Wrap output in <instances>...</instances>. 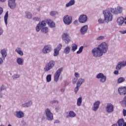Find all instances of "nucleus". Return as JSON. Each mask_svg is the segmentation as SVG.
I'll list each match as a JSON object with an SVG mask.
<instances>
[{"mask_svg":"<svg viewBox=\"0 0 126 126\" xmlns=\"http://www.w3.org/2000/svg\"><path fill=\"white\" fill-rule=\"evenodd\" d=\"M22 106L24 108H28V106H27V104L26 103H24V104H23Z\"/></svg>","mask_w":126,"mask_h":126,"instance_id":"54","label":"nucleus"},{"mask_svg":"<svg viewBox=\"0 0 126 126\" xmlns=\"http://www.w3.org/2000/svg\"><path fill=\"white\" fill-rule=\"evenodd\" d=\"M46 23L49 25L51 28H54V27H56V24L54 23L51 19H48L46 20Z\"/></svg>","mask_w":126,"mask_h":126,"instance_id":"17","label":"nucleus"},{"mask_svg":"<svg viewBox=\"0 0 126 126\" xmlns=\"http://www.w3.org/2000/svg\"><path fill=\"white\" fill-rule=\"evenodd\" d=\"M27 103V106L28 107H30V106H31V105H32V101H30L26 103Z\"/></svg>","mask_w":126,"mask_h":126,"instance_id":"47","label":"nucleus"},{"mask_svg":"<svg viewBox=\"0 0 126 126\" xmlns=\"http://www.w3.org/2000/svg\"><path fill=\"white\" fill-rule=\"evenodd\" d=\"M52 80V75L49 74L46 76V81L47 82H50Z\"/></svg>","mask_w":126,"mask_h":126,"instance_id":"35","label":"nucleus"},{"mask_svg":"<svg viewBox=\"0 0 126 126\" xmlns=\"http://www.w3.org/2000/svg\"><path fill=\"white\" fill-rule=\"evenodd\" d=\"M62 39L65 44H68L70 42V38L69 37V34L64 33L62 35Z\"/></svg>","mask_w":126,"mask_h":126,"instance_id":"8","label":"nucleus"},{"mask_svg":"<svg viewBox=\"0 0 126 126\" xmlns=\"http://www.w3.org/2000/svg\"><path fill=\"white\" fill-rule=\"evenodd\" d=\"M62 71H63V68H59L55 73L54 75V80L56 82H58L59 79L60 78V75H61V73H62Z\"/></svg>","mask_w":126,"mask_h":126,"instance_id":"9","label":"nucleus"},{"mask_svg":"<svg viewBox=\"0 0 126 126\" xmlns=\"http://www.w3.org/2000/svg\"><path fill=\"white\" fill-rule=\"evenodd\" d=\"M16 62L19 65H23V63L24 62V61L22 58H18L17 59Z\"/></svg>","mask_w":126,"mask_h":126,"instance_id":"22","label":"nucleus"},{"mask_svg":"<svg viewBox=\"0 0 126 126\" xmlns=\"http://www.w3.org/2000/svg\"><path fill=\"white\" fill-rule=\"evenodd\" d=\"M25 14L27 18H28L29 19H31V18H32V13H30V12H26Z\"/></svg>","mask_w":126,"mask_h":126,"instance_id":"30","label":"nucleus"},{"mask_svg":"<svg viewBox=\"0 0 126 126\" xmlns=\"http://www.w3.org/2000/svg\"><path fill=\"white\" fill-rule=\"evenodd\" d=\"M118 92L120 95H126V87H121L118 89Z\"/></svg>","mask_w":126,"mask_h":126,"instance_id":"15","label":"nucleus"},{"mask_svg":"<svg viewBox=\"0 0 126 126\" xmlns=\"http://www.w3.org/2000/svg\"><path fill=\"white\" fill-rule=\"evenodd\" d=\"M52 51V47L50 45H45L42 49L43 54H49Z\"/></svg>","mask_w":126,"mask_h":126,"instance_id":"10","label":"nucleus"},{"mask_svg":"<svg viewBox=\"0 0 126 126\" xmlns=\"http://www.w3.org/2000/svg\"><path fill=\"white\" fill-rule=\"evenodd\" d=\"M117 123L119 126H126V122H125L124 119H120Z\"/></svg>","mask_w":126,"mask_h":126,"instance_id":"21","label":"nucleus"},{"mask_svg":"<svg viewBox=\"0 0 126 126\" xmlns=\"http://www.w3.org/2000/svg\"><path fill=\"white\" fill-rule=\"evenodd\" d=\"M40 28H40V24H37V26L35 28V30L36 32H39V31H40Z\"/></svg>","mask_w":126,"mask_h":126,"instance_id":"43","label":"nucleus"},{"mask_svg":"<svg viewBox=\"0 0 126 126\" xmlns=\"http://www.w3.org/2000/svg\"><path fill=\"white\" fill-rule=\"evenodd\" d=\"M104 16V21L106 23H109V22L113 20V14L111 13V12L108 10H105L103 12Z\"/></svg>","mask_w":126,"mask_h":126,"instance_id":"2","label":"nucleus"},{"mask_svg":"<svg viewBox=\"0 0 126 126\" xmlns=\"http://www.w3.org/2000/svg\"><path fill=\"white\" fill-rule=\"evenodd\" d=\"M62 47L63 45L61 44H59L55 49L60 51L62 49Z\"/></svg>","mask_w":126,"mask_h":126,"instance_id":"40","label":"nucleus"},{"mask_svg":"<svg viewBox=\"0 0 126 126\" xmlns=\"http://www.w3.org/2000/svg\"><path fill=\"white\" fill-rule=\"evenodd\" d=\"M120 32L121 33V34H126V30H125V31H120Z\"/></svg>","mask_w":126,"mask_h":126,"instance_id":"55","label":"nucleus"},{"mask_svg":"<svg viewBox=\"0 0 126 126\" xmlns=\"http://www.w3.org/2000/svg\"><path fill=\"white\" fill-rule=\"evenodd\" d=\"M45 113L47 121H53L54 120V115L51 112V110L49 108H47L45 110Z\"/></svg>","mask_w":126,"mask_h":126,"instance_id":"4","label":"nucleus"},{"mask_svg":"<svg viewBox=\"0 0 126 126\" xmlns=\"http://www.w3.org/2000/svg\"><path fill=\"white\" fill-rule=\"evenodd\" d=\"M60 110V107H57L56 108V111H57V112H58V111H59Z\"/></svg>","mask_w":126,"mask_h":126,"instance_id":"61","label":"nucleus"},{"mask_svg":"<svg viewBox=\"0 0 126 126\" xmlns=\"http://www.w3.org/2000/svg\"><path fill=\"white\" fill-rule=\"evenodd\" d=\"M47 22L45 21H42V22L38 23L39 24L40 28H43V27H45L46 26Z\"/></svg>","mask_w":126,"mask_h":126,"instance_id":"31","label":"nucleus"},{"mask_svg":"<svg viewBox=\"0 0 126 126\" xmlns=\"http://www.w3.org/2000/svg\"><path fill=\"white\" fill-rule=\"evenodd\" d=\"M59 50H58L57 49H54V57H57L58 55L59 54Z\"/></svg>","mask_w":126,"mask_h":126,"instance_id":"38","label":"nucleus"},{"mask_svg":"<svg viewBox=\"0 0 126 126\" xmlns=\"http://www.w3.org/2000/svg\"><path fill=\"white\" fill-rule=\"evenodd\" d=\"M75 3V0H70L68 3L66 4V7H69V6H72V5H74Z\"/></svg>","mask_w":126,"mask_h":126,"instance_id":"24","label":"nucleus"},{"mask_svg":"<svg viewBox=\"0 0 126 126\" xmlns=\"http://www.w3.org/2000/svg\"><path fill=\"white\" fill-rule=\"evenodd\" d=\"M75 76V78H78V77H80V75H79V73H75V74H74Z\"/></svg>","mask_w":126,"mask_h":126,"instance_id":"49","label":"nucleus"},{"mask_svg":"<svg viewBox=\"0 0 126 126\" xmlns=\"http://www.w3.org/2000/svg\"><path fill=\"white\" fill-rule=\"evenodd\" d=\"M15 52L18 54L20 56H23V51H22V50L21 49V48L17 47L15 49Z\"/></svg>","mask_w":126,"mask_h":126,"instance_id":"23","label":"nucleus"},{"mask_svg":"<svg viewBox=\"0 0 126 126\" xmlns=\"http://www.w3.org/2000/svg\"><path fill=\"white\" fill-rule=\"evenodd\" d=\"M58 104L59 103V101L58 100H52L51 101V104Z\"/></svg>","mask_w":126,"mask_h":126,"instance_id":"51","label":"nucleus"},{"mask_svg":"<svg viewBox=\"0 0 126 126\" xmlns=\"http://www.w3.org/2000/svg\"><path fill=\"white\" fill-rule=\"evenodd\" d=\"M104 39H105V37L104 36H99L97 38V40H98V41H100V40H104Z\"/></svg>","mask_w":126,"mask_h":126,"instance_id":"42","label":"nucleus"},{"mask_svg":"<svg viewBox=\"0 0 126 126\" xmlns=\"http://www.w3.org/2000/svg\"><path fill=\"white\" fill-rule=\"evenodd\" d=\"M84 81H85V80L84 79H79L77 83V86H81V85L84 82Z\"/></svg>","mask_w":126,"mask_h":126,"instance_id":"26","label":"nucleus"},{"mask_svg":"<svg viewBox=\"0 0 126 126\" xmlns=\"http://www.w3.org/2000/svg\"><path fill=\"white\" fill-rule=\"evenodd\" d=\"M79 87H80V86H77V85L76 87L75 88L74 91H75V94H76V93H77V92L78 91V90H79Z\"/></svg>","mask_w":126,"mask_h":126,"instance_id":"45","label":"nucleus"},{"mask_svg":"<svg viewBox=\"0 0 126 126\" xmlns=\"http://www.w3.org/2000/svg\"><path fill=\"white\" fill-rule=\"evenodd\" d=\"M126 81V79L124 77H120L117 80V83H123V82H125Z\"/></svg>","mask_w":126,"mask_h":126,"instance_id":"32","label":"nucleus"},{"mask_svg":"<svg viewBox=\"0 0 126 126\" xmlns=\"http://www.w3.org/2000/svg\"><path fill=\"white\" fill-rule=\"evenodd\" d=\"M87 30H88V25H86L83 26L80 30L81 35H85L87 33Z\"/></svg>","mask_w":126,"mask_h":126,"instance_id":"12","label":"nucleus"},{"mask_svg":"<svg viewBox=\"0 0 126 126\" xmlns=\"http://www.w3.org/2000/svg\"><path fill=\"white\" fill-rule=\"evenodd\" d=\"M96 78L100 79L99 81L101 83H104V82H106V80H107V77L102 73H98L96 75Z\"/></svg>","mask_w":126,"mask_h":126,"instance_id":"7","label":"nucleus"},{"mask_svg":"<svg viewBox=\"0 0 126 126\" xmlns=\"http://www.w3.org/2000/svg\"><path fill=\"white\" fill-rule=\"evenodd\" d=\"M0 88H1V89H2L3 90H4V89H5V88H6L5 86H4V85H2Z\"/></svg>","mask_w":126,"mask_h":126,"instance_id":"58","label":"nucleus"},{"mask_svg":"<svg viewBox=\"0 0 126 126\" xmlns=\"http://www.w3.org/2000/svg\"><path fill=\"white\" fill-rule=\"evenodd\" d=\"M48 32H49V29H48V27L43 28L41 29V32H43V33H44L45 34H46V33H48Z\"/></svg>","mask_w":126,"mask_h":126,"instance_id":"34","label":"nucleus"},{"mask_svg":"<svg viewBox=\"0 0 126 126\" xmlns=\"http://www.w3.org/2000/svg\"><path fill=\"white\" fill-rule=\"evenodd\" d=\"M106 111L107 113H113L114 112V105L108 103L106 105Z\"/></svg>","mask_w":126,"mask_h":126,"instance_id":"11","label":"nucleus"},{"mask_svg":"<svg viewBox=\"0 0 126 126\" xmlns=\"http://www.w3.org/2000/svg\"><path fill=\"white\" fill-rule=\"evenodd\" d=\"M114 74L118 75V74H119V71L116 70L114 71Z\"/></svg>","mask_w":126,"mask_h":126,"instance_id":"59","label":"nucleus"},{"mask_svg":"<svg viewBox=\"0 0 126 126\" xmlns=\"http://www.w3.org/2000/svg\"><path fill=\"white\" fill-rule=\"evenodd\" d=\"M117 22L119 26H122L125 22V19L123 17H120L117 19Z\"/></svg>","mask_w":126,"mask_h":126,"instance_id":"18","label":"nucleus"},{"mask_svg":"<svg viewBox=\"0 0 126 126\" xmlns=\"http://www.w3.org/2000/svg\"><path fill=\"white\" fill-rule=\"evenodd\" d=\"M123 116L124 117H126V109H123Z\"/></svg>","mask_w":126,"mask_h":126,"instance_id":"53","label":"nucleus"},{"mask_svg":"<svg viewBox=\"0 0 126 126\" xmlns=\"http://www.w3.org/2000/svg\"><path fill=\"white\" fill-rule=\"evenodd\" d=\"M82 104V97H80L77 99V105L79 107H80L81 106V104Z\"/></svg>","mask_w":126,"mask_h":126,"instance_id":"28","label":"nucleus"},{"mask_svg":"<svg viewBox=\"0 0 126 126\" xmlns=\"http://www.w3.org/2000/svg\"><path fill=\"white\" fill-rule=\"evenodd\" d=\"M8 18V11H7L4 15V19L5 25H7V19Z\"/></svg>","mask_w":126,"mask_h":126,"instance_id":"29","label":"nucleus"},{"mask_svg":"<svg viewBox=\"0 0 126 126\" xmlns=\"http://www.w3.org/2000/svg\"><path fill=\"white\" fill-rule=\"evenodd\" d=\"M109 46L106 42H102L97 48L92 50L93 56L94 58H100L104 54L107 53Z\"/></svg>","mask_w":126,"mask_h":126,"instance_id":"1","label":"nucleus"},{"mask_svg":"<svg viewBox=\"0 0 126 126\" xmlns=\"http://www.w3.org/2000/svg\"><path fill=\"white\" fill-rule=\"evenodd\" d=\"M9 7L11 9H14L16 7V3H15V1L9 0L8 2Z\"/></svg>","mask_w":126,"mask_h":126,"instance_id":"16","label":"nucleus"},{"mask_svg":"<svg viewBox=\"0 0 126 126\" xmlns=\"http://www.w3.org/2000/svg\"><path fill=\"white\" fill-rule=\"evenodd\" d=\"M21 126H26V123L24 121H22L21 123Z\"/></svg>","mask_w":126,"mask_h":126,"instance_id":"50","label":"nucleus"},{"mask_svg":"<svg viewBox=\"0 0 126 126\" xmlns=\"http://www.w3.org/2000/svg\"><path fill=\"white\" fill-rule=\"evenodd\" d=\"M110 11L113 14H120L123 12V8L118 6L117 8H111Z\"/></svg>","mask_w":126,"mask_h":126,"instance_id":"5","label":"nucleus"},{"mask_svg":"<svg viewBox=\"0 0 126 126\" xmlns=\"http://www.w3.org/2000/svg\"><path fill=\"white\" fill-rule=\"evenodd\" d=\"M100 101L97 100L95 101L94 103V106L92 108L93 111H94V112H97V111L99 109V106H100Z\"/></svg>","mask_w":126,"mask_h":126,"instance_id":"13","label":"nucleus"},{"mask_svg":"<svg viewBox=\"0 0 126 126\" xmlns=\"http://www.w3.org/2000/svg\"><path fill=\"white\" fill-rule=\"evenodd\" d=\"M0 54H1L2 59H3V60H4V59H5L7 56V52L5 49L1 50L0 51Z\"/></svg>","mask_w":126,"mask_h":126,"instance_id":"20","label":"nucleus"},{"mask_svg":"<svg viewBox=\"0 0 126 126\" xmlns=\"http://www.w3.org/2000/svg\"><path fill=\"white\" fill-rule=\"evenodd\" d=\"M57 14H59V13L57 11H51L50 12V15L51 16H55V15H57Z\"/></svg>","mask_w":126,"mask_h":126,"instance_id":"37","label":"nucleus"},{"mask_svg":"<svg viewBox=\"0 0 126 126\" xmlns=\"http://www.w3.org/2000/svg\"><path fill=\"white\" fill-rule=\"evenodd\" d=\"M0 98H2V94L0 92Z\"/></svg>","mask_w":126,"mask_h":126,"instance_id":"60","label":"nucleus"},{"mask_svg":"<svg viewBox=\"0 0 126 126\" xmlns=\"http://www.w3.org/2000/svg\"><path fill=\"white\" fill-rule=\"evenodd\" d=\"M78 79V78H74L73 79V84H75V83H76Z\"/></svg>","mask_w":126,"mask_h":126,"instance_id":"48","label":"nucleus"},{"mask_svg":"<svg viewBox=\"0 0 126 126\" xmlns=\"http://www.w3.org/2000/svg\"><path fill=\"white\" fill-rule=\"evenodd\" d=\"M63 21L66 25H69V24H71V22H72V17L67 15H65L63 17Z\"/></svg>","mask_w":126,"mask_h":126,"instance_id":"6","label":"nucleus"},{"mask_svg":"<svg viewBox=\"0 0 126 126\" xmlns=\"http://www.w3.org/2000/svg\"><path fill=\"white\" fill-rule=\"evenodd\" d=\"M6 0H0V1H1V2H4Z\"/></svg>","mask_w":126,"mask_h":126,"instance_id":"64","label":"nucleus"},{"mask_svg":"<svg viewBox=\"0 0 126 126\" xmlns=\"http://www.w3.org/2000/svg\"><path fill=\"white\" fill-rule=\"evenodd\" d=\"M87 21V16L86 15H81L79 18L80 23H85Z\"/></svg>","mask_w":126,"mask_h":126,"instance_id":"14","label":"nucleus"},{"mask_svg":"<svg viewBox=\"0 0 126 126\" xmlns=\"http://www.w3.org/2000/svg\"><path fill=\"white\" fill-rule=\"evenodd\" d=\"M83 48H84L83 46H81L79 48V50L77 51L76 54H81V53H82V51H83Z\"/></svg>","mask_w":126,"mask_h":126,"instance_id":"36","label":"nucleus"},{"mask_svg":"<svg viewBox=\"0 0 126 126\" xmlns=\"http://www.w3.org/2000/svg\"><path fill=\"white\" fill-rule=\"evenodd\" d=\"M2 33H3V30H2V29H0V35H2Z\"/></svg>","mask_w":126,"mask_h":126,"instance_id":"57","label":"nucleus"},{"mask_svg":"<svg viewBox=\"0 0 126 126\" xmlns=\"http://www.w3.org/2000/svg\"><path fill=\"white\" fill-rule=\"evenodd\" d=\"M78 47V46L76 44H72L71 45V51L73 52V53L75 52Z\"/></svg>","mask_w":126,"mask_h":126,"instance_id":"27","label":"nucleus"},{"mask_svg":"<svg viewBox=\"0 0 126 126\" xmlns=\"http://www.w3.org/2000/svg\"><path fill=\"white\" fill-rule=\"evenodd\" d=\"M16 116L19 119H21L24 117V113L21 111L16 112Z\"/></svg>","mask_w":126,"mask_h":126,"instance_id":"19","label":"nucleus"},{"mask_svg":"<svg viewBox=\"0 0 126 126\" xmlns=\"http://www.w3.org/2000/svg\"><path fill=\"white\" fill-rule=\"evenodd\" d=\"M76 114L74 112L71 111L69 112V116L70 118H74V117H76Z\"/></svg>","mask_w":126,"mask_h":126,"instance_id":"33","label":"nucleus"},{"mask_svg":"<svg viewBox=\"0 0 126 126\" xmlns=\"http://www.w3.org/2000/svg\"><path fill=\"white\" fill-rule=\"evenodd\" d=\"M3 63V60H2V58L0 57V65H1Z\"/></svg>","mask_w":126,"mask_h":126,"instance_id":"52","label":"nucleus"},{"mask_svg":"<svg viewBox=\"0 0 126 126\" xmlns=\"http://www.w3.org/2000/svg\"><path fill=\"white\" fill-rule=\"evenodd\" d=\"M60 91H61V92H64V89H62L61 90H60Z\"/></svg>","mask_w":126,"mask_h":126,"instance_id":"62","label":"nucleus"},{"mask_svg":"<svg viewBox=\"0 0 126 126\" xmlns=\"http://www.w3.org/2000/svg\"><path fill=\"white\" fill-rule=\"evenodd\" d=\"M59 123H60V121L58 120V121H56L54 123L55 124H58Z\"/></svg>","mask_w":126,"mask_h":126,"instance_id":"63","label":"nucleus"},{"mask_svg":"<svg viewBox=\"0 0 126 126\" xmlns=\"http://www.w3.org/2000/svg\"><path fill=\"white\" fill-rule=\"evenodd\" d=\"M33 20H34V21H41V19H40V18L38 17H34L32 18Z\"/></svg>","mask_w":126,"mask_h":126,"instance_id":"39","label":"nucleus"},{"mask_svg":"<svg viewBox=\"0 0 126 126\" xmlns=\"http://www.w3.org/2000/svg\"><path fill=\"white\" fill-rule=\"evenodd\" d=\"M56 64V62L54 60H51L49 63H47L45 66L44 67L43 69L45 72H47L51 69H53L54 66Z\"/></svg>","mask_w":126,"mask_h":126,"instance_id":"3","label":"nucleus"},{"mask_svg":"<svg viewBox=\"0 0 126 126\" xmlns=\"http://www.w3.org/2000/svg\"><path fill=\"white\" fill-rule=\"evenodd\" d=\"M123 104L126 107V95L124 97L123 100L122 101Z\"/></svg>","mask_w":126,"mask_h":126,"instance_id":"44","label":"nucleus"},{"mask_svg":"<svg viewBox=\"0 0 126 126\" xmlns=\"http://www.w3.org/2000/svg\"><path fill=\"white\" fill-rule=\"evenodd\" d=\"M104 22H105V20L102 19H99L98 20V23H99V24H103V23H104Z\"/></svg>","mask_w":126,"mask_h":126,"instance_id":"46","label":"nucleus"},{"mask_svg":"<svg viewBox=\"0 0 126 126\" xmlns=\"http://www.w3.org/2000/svg\"><path fill=\"white\" fill-rule=\"evenodd\" d=\"M70 47L66 46L63 50V53L65 54L66 55H68V54L70 53Z\"/></svg>","mask_w":126,"mask_h":126,"instance_id":"25","label":"nucleus"},{"mask_svg":"<svg viewBox=\"0 0 126 126\" xmlns=\"http://www.w3.org/2000/svg\"><path fill=\"white\" fill-rule=\"evenodd\" d=\"M2 12H3V10L2 9V8L0 7V15L2 14Z\"/></svg>","mask_w":126,"mask_h":126,"instance_id":"56","label":"nucleus"},{"mask_svg":"<svg viewBox=\"0 0 126 126\" xmlns=\"http://www.w3.org/2000/svg\"><path fill=\"white\" fill-rule=\"evenodd\" d=\"M20 77V75L19 74H15L12 76V78L14 79L15 78H19Z\"/></svg>","mask_w":126,"mask_h":126,"instance_id":"41","label":"nucleus"}]
</instances>
